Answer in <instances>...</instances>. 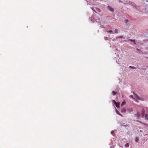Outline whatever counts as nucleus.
Masks as SVG:
<instances>
[{"instance_id": "f257e3e1", "label": "nucleus", "mask_w": 148, "mask_h": 148, "mask_svg": "<svg viewBox=\"0 0 148 148\" xmlns=\"http://www.w3.org/2000/svg\"><path fill=\"white\" fill-rule=\"evenodd\" d=\"M92 10L95 12L96 13H97V12H101V10L98 8H95V10L94 8H91Z\"/></svg>"}, {"instance_id": "f03ea898", "label": "nucleus", "mask_w": 148, "mask_h": 148, "mask_svg": "<svg viewBox=\"0 0 148 148\" xmlns=\"http://www.w3.org/2000/svg\"><path fill=\"white\" fill-rule=\"evenodd\" d=\"M108 9L112 12H113L114 11V9L110 6H108Z\"/></svg>"}, {"instance_id": "7ed1b4c3", "label": "nucleus", "mask_w": 148, "mask_h": 148, "mask_svg": "<svg viewBox=\"0 0 148 148\" xmlns=\"http://www.w3.org/2000/svg\"><path fill=\"white\" fill-rule=\"evenodd\" d=\"M135 96L136 98L137 99L139 100H142V99L139 97L137 95H135Z\"/></svg>"}, {"instance_id": "20e7f679", "label": "nucleus", "mask_w": 148, "mask_h": 148, "mask_svg": "<svg viewBox=\"0 0 148 148\" xmlns=\"http://www.w3.org/2000/svg\"><path fill=\"white\" fill-rule=\"evenodd\" d=\"M145 110H142L141 112V115L142 116H144L145 115Z\"/></svg>"}, {"instance_id": "39448f33", "label": "nucleus", "mask_w": 148, "mask_h": 148, "mask_svg": "<svg viewBox=\"0 0 148 148\" xmlns=\"http://www.w3.org/2000/svg\"><path fill=\"white\" fill-rule=\"evenodd\" d=\"M129 41H130L131 42H134V44H136L135 41V40H131V39H129Z\"/></svg>"}, {"instance_id": "423d86ee", "label": "nucleus", "mask_w": 148, "mask_h": 148, "mask_svg": "<svg viewBox=\"0 0 148 148\" xmlns=\"http://www.w3.org/2000/svg\"><path fill=\"white\" fill-rule=\"evenodd\" d=\"M145 119L147 120H148V114H146L145 115Z\"/></svg>"}, {"instance_id": "0eeeda50", "label": "nucleus", "mask_w": 148, "mask_h": 148, "mask_svg": "<svg viewBox=\"0 0 148 148\" xmlns=\"http://www.w3.org/2000/svg\"><path fill=\"white\" fill-rule=\"evenodd\" d=\"M112 92L113 95H115L117 93V92H115L114 91H113Z\"/></svg>"}, {"instance_id": "6e6552de", "label": "nucleus", "mask_w": 148, "mask_h": 148, "mask_svg": "<svg viewBox=\"0 0 148 148\" xmlns=\"http://www.w3.org/2000/svg\"><path fill=\"white\" fill-rule=\"evenodd\" d=\"M129 144L128 143H127L125 145L126 147H129Z\"/></svg>"}, {"instance_id": "1a4fd4ad", "label": "nucleus", "mask_w": 148, "mask_h": 148, "mask_svg": "<svg viewBox=\"0 0 148 148\" xmlns=\"http://www.w3.org/2000/svg\"><path fill=\"white\" fill-rule=\"evenodd\" d=\"M125 103V101H123L121 104V106H123L124 105Z\"/></svg>"}, {"instance_id": "9d476101", "label": "nucleus", "mask_w": 148, "mask_h": 148, "mask_svg": "<svg viewBox=\"0 0 148 148\" xmlns=\"http://www.w3.org/2000/svg\"><path fill=\"white\" fill-rule=\"evenodd\" d=\"M129 67L133 69H136V68L134 67V66H129Z\"/></svg>"}, {"instance_id": "9b49d317", "label": "nucleus", "mask_w": 148, "mask_h": 148, "mask_svg": "<svg viewBox=\"0 0 148 148\" xmlns=\"http://www.w3.org/2000/svg\"><path fill=\"white\" fill-rule=\"evenodd\" d=\"M119 104H120L119 103H118L116 105V106L117 108L119 107Z\"/></svg>"}, {"instance_id": "f8f14e48", "label": "nucleus", "mask_w": 148, "mask_h": 148, "mask_svg": "<svg viewBox=\"0 0 148 148\" xmlns=\"http://www.w3.org/2000/svg\"><path fill=\"white\" fill-rule=\"evenodd\" d=\"M113 101L114 103V104L116 105L117 103H117L114 100H113Z\"/></svg>"}, {"instance_id": "ddd939ff", "label": "nucleus", "mask_w": 148, "mask_h": 148, "mask_svg": "<svg viewBox=\"0 0 148 148\" xmlns=\"http://www.w3.org/2000/svg\"><path fill=\"white\" fill-rule=\"evenodd\" d=\"M113 101L114 103V104L116 105L117 103H117L114 100H113Z\"/></svg>"}, {"instance_id": "4468645a", "label": "nucleus", "mask_w": 148, "mask_h": 148, "mask_svg": "<svg viewBox=\"0 0 148 148\" xmlns=\"http://www.w3.org/2000/svg\"><path fill=\"white\" fill-rule=\"evenodd\" d=\"M115 32L116 33H118V30L117 29H115L114 30Z\"/></svg>"}, {"instance_id": "2eb2a0df", "label": "nucleus", "mask_w": 148, "mask_h": 148, "mask_svg": "<svg viewBox=\"0 0 148 148\" xmlns=\"http://www.w3.org/2000/svg\"><path fill=\"white\" fill-rule=\"evenodd\" d=\"M138 138H137V137H136V139H135V141H136V142H138Z\"/></svg>"}, {"instance_id": "dca6fc26", "label": "nucleus", "mask_w": 148, "mask_h": 148, "mask_svg": "<svg viewBox=\"0 0 148 148\" xmlns=\"http://www.w3.org/2000/svg\"><path fill=\"white\" fill-rule=\"evenodd\" d=\"M116 113H117L118 114H119V115H121V114H120L119 113V112L118 111H116Z\"/></svg>"}, {"instance_id": "f3484780", "label": "nucleus", "mask_w": 148, "mask_h": 148, "mask_svg": "<svg viewBox=\"0 0 148 148\" xmlns=\"http://www.w3.org/2000/svg\"><path fill=\"white\" fill-rule=\"evenodd\" d=\"M112 32V30H109V31H107V32Z\"/></svg>"}, {"instance_id": "a211bd4d", "label": "nucleus", "mask_w": 148, "mask_h": 148, "mask_svg": "<svg viewBox=\"0 0 148 148\" xmlns=\"http://www.w3.org/2000/svg\"><path fill=\"white\" fill-rule=\"evenodd\" d=\"M118 38H122V36H119V37H118Z\"/></svg>"}, {"instance_id": "6ab92c4d", "label": "nucleus", "mask_w": 148, "mask_h": 148, "mask_svg": "<svg viewBox=\"0 0 148 148\" xmlns=\"http://www.w3.org/2000/svg\"><path fill=\"white\" fill-rule=\"evenodd\" d=\"M138 117H139L140 116V115L138 114Z\"/></svg>"}, {"instance_id": "aec40b11", "label": "nucleus", "mask_w": 148, "mask_h": 148, "mask_svg": "<svg viewBox=\"0 0 148 148\" xmlns=\"http://www.w3.org/2000/svg\"><path fill=\"white\" fill-rule=\"evenodd\" d=\"M124 111L125 112V109H124Z\"/></svg>"}, {"instance_id": "412c9836", "label": "nucleus", "mask_w": 148, "mask_h": 148, "mask_svg": "<svg viewBox=\"0 0 148 148\" xmlns=\"http://www.w3.org/2000/svg\"><path fill=\"white\" fill-rule=\"evenodd\" d=\"M140 132H142V131L141 130H140Z\"/></svg>"}, {"instance_id": "4be33fe9", "label": "nucleus", "mask_w": 148, "mask_h": 148, "mask_svg": "<svg viewBox=\"0 0 148 148\" xmlns=\"http://www.w3.org/2000/svg\"><path fill=\"white\" fill-rule=\"evenodd\" d=\"M96 22H97L98 21H97V20H96Z\"/></svg>"}]
</instances>
